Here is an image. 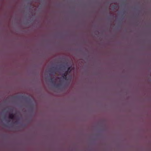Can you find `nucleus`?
Listing matches in <instances>:
<instances>
[{"mask_svg": "<svg viewBox=\"0 0 151 151\" xmlns=\"http://www.w3.org/2000/svg\"><path fill=\"white\" fill-rule=\"evenodd\" d=\"M68 74L67 73V72H65L63 74L62 77L64 79L66 80L67 79V76Z\"/></svg>", "mask_w": 151, "mask_h": 151, "instance_id": "nucleus-2", "label": "nucleus"}, {"mask_svg": "<svg viewBox=\"0 0 151 151\" xmlns=\"http://www.w3.org/2000/svg\"><path fill=\"white\" fill-rule=\"evenodd\" d=\"M15 117V115L13 113H12L9 114V119H14Z\"/></svg>", "mask_w": 151, "mask_h": 151, "instance_id": "nucleus-3", "label": "nucleus"}, {"mask_svg": "<svg viewBox=\"0 0 151 151\" xmlns=\"http://www.w3.org/2000/svg\"><path fill=\"white\" fill-rule=\"evenodd\" d=\"M115 5H113L112 6V8L113 9H115Z\"/></svg>", "mask_w": 151, "mask_h": 151, "instance_id": "nucleus-6", "label": "nucleus"}, {"mask_svg": "<svg viewBox=\"0 0 151 151\" xmlns=\"http://www.w3.org/2000/svg\"><path fill=\"white\" fill-rule=\"evenodd\" d=\"M49 72L52 73H56L55 68L54 67L51 68L49 70Z\"/></svg>", "mask_w": 151, "mask_h": 151, "instance_id": "nucleus-1", "label": "nucleus"}, {"mask_svg": "<svg viewBox=\"0 0 151 151\" xmlns=\"http://www.w3.org/2000/svg\"><path fill=\"white\" fill-rule=\"evenodd\" d=\"M50 82L52 83H54V79L53 78H51L50 79Z\"/></svg>", "mask_w": 151, "mask_h": 151, "instance_id": "nucleus-5", "label": "nucleus"}, {"mask_svg": "<svg viewBox=\"0 0 151 151\" xmlns=\"http://www.w3.org/2000/svg\"><path fill=\"white\" fill-rule=\"evenodd\" d=\"M71 70L70 69V68L69 67L68 69V70L66 72H67V73L68 74L69 73H70Z\"/></svg>", "mask_w": 151, "mask_h": 151, "instance_id": "nucleus-4", "label": "nucleus"}]
</instances>
